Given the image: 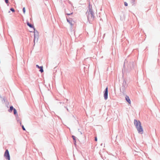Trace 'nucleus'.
I'll return each instance as SVG.
<instances>
[{"label": "nucleus", "instance_id": "nucleus-1", "mask_svg": "<svg viewBox=\"0 0 160 160\" xmlns=\"http://www.w3.org/2000/svg\"><path fill=\"white\" fill-rule=\"evenodd\" d=\"M134 123L138 132L141 134H143V130L140 121L135 119L134 120Z\"/></svg>", "mask_w": 160, "mask_h": 160}, {"label": "nucleus", "instance_id": "nucleus-2", "mask_svg": "<svg viewBox=\"0 0 160 160\" xmlns=\"http://www.w3.org/2000/svg\"><path fill=\"white\" fill-rule=\"evenodd\" d=\"M4 157L8 160H10V157L8 150H6L4 154Z\"/></svg>", "mask_w": 160, "mask_h": 160}, {"label": "nucleus", "instance_id": "nucleus-3", "mask_svg": "<svg viewBox=\"0 0 160 160\" xmlns=\"http://www.w3.org/2000/svg\"><path fill=\"white\" fill-rule=\"evenodd\" d=\"M88 13V18L93 19L94 18L93 12L92 10H90Z\"/></svg>", "mask_w": 160, "mask_h": 160}, {"label": "nucleus", "instance_id": "nucleus-4", "mask_svg": "<svg viewBox=\"0 0 160 160\" xmlns=\"http://www.w3.org/2000/svg\"><path fill=\"white\" fill-rule=\"evenodd\" d=\"M108 88L107 87L106 88L104 93V98L105 100H106L108 98Z\"/></svg>", "mask_w": 160, "mask_h": 160}, {"label": "nucleus", "instance_id": "nucleus-5", "mask_svg": "<svg viewBox=\"0 0 160 160\" xmlns=\"http://www.w3.org/2000/svg\"><path fill=\"white\" fill-rule=\"evenodd\" d=\"M67 21L72 26L73 25L76 23V22L75 21L72 20H69L68 19H67Z\"/></svg>", "mask_w": 160, "mask_h": 160}, {"label": "nucleus", "instance_id": "nucleus-6", "mask_svg": "<svg viewBox=\"0 0 160 160\" xmlns=\"http://www.w3.org/2000/svg\"><path fill=\"white\" fill-rule=\"evenodd\" d=\"M126 100L128 102L129 104H131L130 100L128 96H126L125 97Z\"/></svg>", "mask_w": 160, "mask_h": 160}, {"label": "nucleus", "instance_id": "nucleus-7", "mask_svg": "<svg viewBox=\"0 0 160 160\" xmlns=\"http://www.w3.org/2000/svg\"><path fill=\"white\" fill-rule=\"evenodd\" d=\"M27 25L29 26L31 28H33V29L34 30H35V28H34V27L33 26V25L29 23L28 22H27Z\"/></svg>", "mask_w": 160, "mask_h": 160}, {"label": "nucleus", "instance_id": "nucleus-8", "mask_svg": "<svg viewBox=\"0 0 160 160\" xmlns=\"http://www.w3.org/2000/svg\"><path fill=\"white\" fill-rule=\"evenodd\" d=\"M14 109V108H13V107L12 106H11L10 107V109L8 111L9 112H11Z\"/></svg>", "mask_w": 160, "mask_h": 160}, {"label": "nucleus", "instance_id": "nucleus-9", "mask_svg": "<svg viewBox=\"0 0 160 160\" xmlns=\"http://www.w3.org/2000/svg\"><path fill=\"white\" fill-rule=\"evenodd\" d=\"M40 70H39V71L41 72H43V67L42 66H41L40 67Z\"/></svg>", "mask_w": 160, "mask_h": 160}, {"label": "nucleus", "instance_id": "nucleus-10", "mask_svg": "<svg viewBox=\"0 0 160 160\" xmlns=\"http://www.w3.org/2000/svg\"><path fill=\"white\" fill-rule=\"evenodd\" d=\"M72 137L73 138V139L74 140V143H76V139H75V136H72Z\"/></svg>", "mask_w": 160, "mask_h": 160}, {"label": "nucleus", "instance_id": "nucleus-11", "mask_svg": "<svg viewBox=\"0 0 160 160\" xmlns=\"http://www.w3.org/2000/svg\"><path fill=\"white\" fill-rule=\"evenodd\" d=\"M14 114H16L17 113V111L15 109H13Z\"/></svg>", "mask_w": 160, "mask_h": 160}, {"label": "nucleus", "instance_id": "nucleus-12", "mask_svg": "<svg viewBox=\"0 0 160 160\" xmlns=\"http://www.w3.org/2000/svg\"><path fill=\"white\" fill-rule=\"evenodd\" d=\"M23 11L24 13H25V8L24 7L23 8Z\"/></svg>", "mask_w": 160, "mask_h": 160}, {"label": "nucleus", "instance_id": "nucleus-13", "mask_svg": "<svg viewBox=\"0 0 160 160\" xmlns=\"http://www.w3.org/2000/svg\"><path fill=\"white\" fill-rule=\"evenodd\" d=\"M10 10L13 12H14L15 11L14 10L13 8H11L10 9Z\"/></svg>", "mask_w": 160, "mask_h": 160}, {"label": "nucleus", "instance_id": "nucleus-14", "mask_svg": "<svg viewBox=\"0 0 160 160\" xmlns=\"http://www.w3.org/2000/svg\"><path fill=\"white\" fill-rule=\"evenodd\" d=\"M124 5L126 6H127L128 5V3L126 2H124Z\"/></svg>", "mask_w": 160, "mask_h": 160}, {"label": "nucleus", "instance_id": "nucleus-15", "mask_svg": "<svg viewBox=\"0 0 160 160\" xmlns=\"http://www.w3.org/2000/svg\"><path fill=\"white\" fill-rule=\"evenodd\" d=\"M22 128L23 130H25V129L24 128V127L23 125H22Z\"/></svg>", "mask_w": 160, "mask_h": 160}, {"label": "nucleus", "instance_id": "nucleus-16", "mask_svg": "<svg viewBox=\"0 0 160 160\" xmlns=\"http://www.w3.org/2000/svg\"><path fill=\"white\" fill-rule=\"evenodd\" d=\"M36 67H37V68H40V67L38 65H36Z\"/></svg>", "mask_w": 160, "mask_h": 160}, {"label": "nucleus", "instance_id": "nucleus-17", "mask_svg": "<svg viewBox=\"0 0 160 160\" xmlns=\"http://www.w3.org/2000/svg\"><path fill=\"white\" fill-rule=\"evenodd\" d=\"M5 2H6V3H8V0H5Z\"/></svg>", "mask_w": 160, "mask_h": 160}, {"label": "nucleus", "instance_id": "nucleus-18", "mask_svg": "<svg viewBox=\"0 0 160 160\" xmlns=\"http://www.w3.org/2000/svg\"><path fill=\"white\" fill-rule=\"evenodd\" d=\"M95 140L96 141H97V138L96 137L95 138Z\"/></svg>", "mask_w": 160, "mask_h": 160}, {"label": "nucleus", "instance_id": "nucleus-19", "mask_svg": "<svg viewBox=\"0 0 160 160\" xmlns=\"http://www.w3.org/2000/svg\"><path fill=\"white\" fill-rule=\"evenodd\" d=\"M72 13H67V15H71V14H72Z\"/></svg>", "mask_w": 160, "mask_h": 160}, {"label": "nucleus", "instance_id": "nucleus-20", "mask_svg": "<svg viewBox=\"0 0 160 160\" xmlns=\"http://www.w3.org/2000/svg\"><path fill=\"white\" fill-rule=\"evenodd\" d=\"M35 38H36V36H35V34L34 33V38L35 39Z\"/></svg>", "mask_w": 160, "mask_h": 160}]
</instances>
